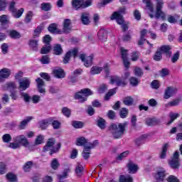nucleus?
<instances>
[{
  "label": "nucleus",
  "mask_w": 182,
  "mask_h": 182,
  "mask_svg": "<svg viewBox=\"0 0 182 182\" xmlns=\"http://www.w3.org/2000/svg\"><path fill=\"white\" fill-rule=\"evenodd\" d=\"M77 48H74L70 50H69L66 54L63 59V63H68L69 60H70V58L72 57L76 58V55H77Z\"/></svg>",
  "instance_id": "f3484780"
},
{
  "label": "nucleus",
  "mask_w": 182,
  "mask_h": 182,
  "mask_svg": "<svg viewBox=\"0 0 182 182\" xmlns=\"http://www.w3.org/2000/svg\"><path fill=\"white\" fill-rule=\"evenodd\" d=\"M166 181H168V182H180L178 178H177V177H176V176H174L173 175L169 176L166 178Z\"/></svg>",
  "instance_id": "774afa93"
},
{
  "label": "nucleus",
  "mask_w": 182,
  "mask_h": 182,
  "mask_svg": "<svg viewBox=\"0 0 182 182\" xmlns=\"http://www.w3.org/2000/svg\"><path fill=\"white\" fill-rule=\"evenodd\" d=\"M97 37L101 42H106L107 40V31L105 29H100L97 33Z\"/></svg>",
  "instance_id": "4be33fe9"
},
{
  "label": "nucleus",
  "mask_w": 182,
  "mask_h": 182,
  "mask_svg": "<svg viewBox=\"0 0 182 182\" xmlns=\"http://www.w3.org/2000/svg\"><path fill=\"white\" fill-rule=\"evenodd\" d=\"M55 143V139H49L46 145L43 147V151H50V154H53V153L59 151L60 144L58 143L56 144Z\"/></svg>",
  "instance_id": "39448f33"
},
{
  "label": "nucleus",
  "mask_w": 182,
  "mask_h": 182,
  "mask_svg": "<svg viewBox=\"0 0 182 182\" xmlns=\"http://www.w3.org/2000/svg\"><path fill=\"white\" fill-rule=\"evenodd\" d=\"M162 53H161L160 50H159V48L157 49L155 55H154V60H156V62H159V60H161V58H162Z\"/></svg>",
  "instance_id": "680f3d73"
},
{
  "label": "nucleus",
  "mask_w": 182,
  "mask_h": 182,
  "mask_svg": "<svg viewBox=\"0 0 182 182\" xmlns=\"http://www.w3.org/2000/svg\"><path fill=\"white\" fill-rule=\"evenodd\" d=\"M81 22L83 25H89L90 23V14L87 12L81 14Z\"/></svg>",
  "instance_id": "393cba45"
},
{
  "label": "nucleus",
  "mask_w": 182,
  "mask_h": 182,
  "mask_svg": "<svg viewBox=\"0 0 182 182\" xmlns=\"http://www.w3.org/2000/svg\"><path fill=\"white\" fill-rule=\"evenodd\" d=\"M32 166H33V162L30 161L26 163L23 166L24 171H29L31 168H32Z\"/></svg>",
  "instance_id": "4d7b16f0"
},
{
  "label": "nucleus",
  "mask_w": 182,
  "mask_h": 182,
  "mask_svg": "<svg viewBox=\"0 0 182 182\" xmlns=\"http://www.w3.org/2000/svg\"><path fill=\"white\" fill-rule=\"evenodd\" d=\"M51 50L52 47L50 46V44H47L41 48V53L42 55H46V53H49Z\"/></svg>",
  "instance_id": "c03bdc74"
},
{
  "label": "nucleus",
  "mask_w": 182,
  "mask_h": 182,
  "mask_svg": "<svg viewBox=\"0 0 182 182\" xmlns=\"http://www.w3.org/2000/svg\"><path fill=\"white\" fill-rule=\"evenodd\" d=\"M12 75V71L9 68H2L0 70V82H5V80L9 79Z\"/></svg>",
  "instance_id": "f8f14e48"
},
{
  "label": "nucleus",
  "mask_w": 182,
  "mask_h": 182,
  "mask_svg": "<svg viewBox=\"0 0 182 182\" xmlns=\"http://www.w3.org/2000/svg\"><path fill=\"white\" fill-rule=\"evenodd\" d=\"M48 31L53 35H63V31L60 28V26L56 23L50 24L48 26Z\"/></svg>",
  "instance_id": "4468645a"
},
{
  "label": "nucleus",
  "mask_w": 182,
  "mask_h": 182,
  "mask_svg": "<svg viewBox=\"0 0 182 182\" xmlns=\"http://www.w3.org/2000/svg\"><path fill=\"white\" fill-rule=\"evenodd\" d=\"M75 144L76 146H79L80 147L83 146L85 148L86 146H90V144H93V142H90L89 139H86L85 136H79L76 139Z\"/></svg>",
  "instance_id": "2eb2a0df"
},
{
  "label": "nucleus",
  "mask_w": 182,
  "mask_h": 182,
  "mask_svg": "<svg viewBox=\"0 0 182 182\" xmlns=\"http://www.w3.org/2000/svg\"><path fill=\"white\" fill-rule=\"evenodd\" d=\"M72 6L75 11L83 8V0H72Z\"/></svg>",
  "instance_id": "bb28decb"
},
{
  "label": "nucleus",
  "mask_w": 182,
  "mask_h": 182,
  "mask_svg": "<svg viewBox=\"0 0 182 182\" xmlns=\"http://www.w3.org/2000/svg\"><path fill=\"white\" fill-rule=\"evenodd\" d=\"M134 74L136 77H141L143 76V70L139 67H135L134 69Z\"/></svg>",
  "instance_id": "8fccbe9b"
},
{
  "label": "nucleus",
  "mask_w": 182,
  "mask_h": 182,
  "mask_svg": "<svg viewBox=\"0 0 182 182\" xmlns=\"http://www.w3.org/2000/svg\"><path fill=\"white\" fill-rule=\"evenodd\" d=\"M9 35L12 39H19L21 38V34L15 30L9 31Z\"/></svg>",
  "instance_id": "79ce46f5"
},
{
  "label": "nucleus",
  "mask_w": 182,
  "mask_h": 182,
  "mask_svg": "<svg viewBox=\"0 0 182 182\" xmlns=\"http://www.w3.org/2000/svg\"><path fill=\"white\" fill-rule=\"evenodd\" d=\"M52 122H53V118L50 117L46 119H43L40 122V127L43 129L45 130V129L48 128L49 124H52Z\"/></svg>",
  "instance_id": "5701e85b"
},
{
  "label": "nucleus",
  "mask_w": 182,
  "mask_h": 182,
  "mask_svg": "<svg viewBox=\"0 0 182 182\" xmlns=\"http://www.w3.org/2000/svg\"><path fill=\"white\" fill-rule=\"evenodd\" d=\"M111 19L113 21L114 19H116L117 23L118 25H121L123 31H127L128 27L127 25L128 23L124 21V18H123V16L120 15L117 12H114L113 14L111 16Z\"/></svg>",
  "instance_id": "6e6552de"
},
{
  "label": "nucleus",
  "mask_w": 182,
  "mask_h": 182,
  "mask_svg": "<svg viewBox=\"0 0 182 182\" xmlns=\"http://www.w3.org/2000/svg\"><path fill=\"white\" fill-rule=\"evenodd\" d=\"M179 156L180 154H178V151H176L173 154L172 160L169 161V164L172 168H178V167H180V159H178Z\"/></svg>",
  "instance_id": "ddd939ff"
},
{
  "label": "nucleus",
  "mask_w": 182,
  "mask_h": 182,
  "mask_svg": "<svg viewBox=\"0 0 182 182\" xmlns=\"http://www.w3.org/2000/svg\"><path fill=\"white\" fill-rule=\"evenodd\" d=\"M146 124L148 126H156V124H159V119L156 118H148L146 119Z\"/></svg>",
  "instance_id": "ea45409f"
},
{
  "label": "nucleus",
  "mask_w": 182,
  "mask_h": 182,
  "mask_svg": "<svg viewBox=\"0 0 182 182\" xmlns=\"http://www.w3.org/2000/svg\"><path fill=\"white\" fill-rule=\"evenodd\" d=\"M127 114H129V110L126 108H122L120 111V117L125 119V117H127Z\"/></svg>",
  "instance_id": "69168bd1"
},
{
  "label": "nucleus",
  "mask_w": 182,
  "mask_h": 182,
  "mask_svg": "<svg viewBox=\"0 0 182 182\" xmlns=\"http://www.w3.org/2000/svg\"><path fill=\"white\" fill-rule=\"evenodd\" d=\"M51 124L53 129H55V130L60 129V126H61L60 122L58 120H54L53 118V122H51Z\"/></svg>",
  "instance_id": "052dcab7"
},
{
  "label": "nucleus",
  "mask_w": 182,
  "mask_h": 182,
  "mask_svg": "<svg viewBox=\"0 0 182 182\" xmlns=\"http://www.w3.org/2000/svg\"><path fill=\"white\" fill-rule=\"evenodd\" d=\"M3 90H14V89H16V84L14 82H10L6 83L2 87Z\"/></svg>",
  "instance_id": "c756f323"
},
{
  "label": "nucleus",
  "mask_w": 182,
  "mask_h": 182,
  "mask_svg": "<svg viewBox=\"0 0 182 182\" xmlns=\"http://www.w3.org/2000/svg\"><path fill=\"white\" fill-rule=\"evenodd\" d=\"M166 176H167V173H166V169H164V168H158L156 173H154V180H156V181L163 182L166 178Z\"/></svg>",
  "instance_id": "1a4fd4ad"
},
{
  "label": "nucleus",
  "mask_w": 182,
  "mask_h": 182,
  "mask_svg": "<svg viewBox=\"0 0 182 182\" xmlns=\"http://www.w3.org/2000/svg\"><path fill=\"white\" fill-rule=\"evenodd\" d=\"M93 92L89 88H85L77 92L75 95V99L78 100L80 103H83L87 100V96H92Z\"/></svg>",
  "instance_id": "0eeeda50"
},
{
  "label": "nucleus",
  "mask_w": 182,
  "mask_h": 182,
  "mask_svg": "<svg viewBox=\"0 0 182 182\" xmlns=\"http://www.w3.org/2000/svg\"><path fill=\"white\" fill-rule=\"evenodd\" d=\"M97 141H94L93 144H90V146H85V147L83 149V151L82 153V157L85 159L87 160L89 157H90V154L92 153V149H95L96 146H97Z\"/></svg>",
  "instance_id": "9d476101"
},
{
  "label": "nucleus",
  "mask_w": 182,
  "mask_h": 182,
  "mask_svg": "<svg viewBox=\"0 0 182 182\" xmlns=\"http://www.w3.org/2000/svg\"><path fill=\"white\" fill-rule=\"evenodd\" d=\"M120 52L122 55V62L124 63V68L129 69L130 67V62H129V58H127V50L123 48L122 47L120 48Z\"/></svg>",
  "instance_id": "dca6fc26"
},
{
  "label": "nucleus",
  "mask_w": 182,
  "mask_h": 182,
  "mask_svg": "<svg viewBox=\"0 0 182 182\" xmlns=\"http://www.w3.org/2000/svg\"><path fill=\"white\" fill-rule=\"evenodd\" d=\"M43 140H45V136H43V135H38L34 141L35 146H39V144H42V143H43Z\"/></svg>",
  "instance_id": "37998d69"
},
{
  "label": "nucleus",
  "mask_w": 182,
  "mask_h": 182,
  "mask_svg": "<svg viewBox=\"0 0 182 182\" xmlns=\"http://www.w3.org/2000/svg\"><path fill=\"white\" fill-rule=\"evenodd\" d=\"M32 18H33V12L31 11H28L24 18L25 23H31L32 21Z\"/></svg>",
  "instance_id": "4c0bfd02"
},
{
  "label": "nucleus",
  "mask_w": 182,
  "mask_h": 182,
  "mask_svg": "<svg viewBox=\"0 0 182 182\" xmlns=\"http://www.w3.org/2000/svg\"><path fill=\"white\" fill-rule=\"evenodd\" d=\"M62 113L64 114V116H65V117H70V114L72 112L70 111V109L68 107H63L62 109Z\"/></svg>",
  "instance_id": "e2e57ef3"
},
{
  "label": "nucleus",
  "mask_w": 182,
  "mask_h": 182,
  "mask_svg": "<svg viewBox=\"0 0 182 182\" xmlns=\"http://www.w3.org/2000/svg\"><path fill=\"white\" fill-rule=\"evenodd\" d=\"M75 173L78 176H82L83 173V166L80 164H78L75 168Z\"/></svg>",
  "instance_id": "bf43d9fd"
},
{
  "label": "nucleus",
  "mask_w": 182,
  "mask_h": 182,
  "mask_svg": "<svg viewBox=\"0 0 182 182\" xmlns=\"http://www.w3.org/2000/svg\"><path fill=\"white\" fill-rule=\"evenodd\" d=\"M119 182H133V177L130 175H120Z\"/></svg>",
  "instance_id": "f704fd0d"
},
{
  "label": "nucleus",
  "mask_w": 182,
  "mask_h": 182,
  "mask_svg": "<svg viewBox=\"0 0 182 182\" xmlns=\"http://www.w3.org/2000/svg\"><path fill=\"white\" fill-rule=\"evenodd\" d=\"M21 96L22 97H23L24 102H26L27 103H28V102H31V100H32V97H30L29 94L26 92H22Z\"/></svg>",
  "instance_id": "0e129e2a"
},
{
  "label": "nucleus",
  "mask_w": 182,
  "mask_h": 182,
  "mask_svg": "<svg viewBox=\"0 0 182 182\" xmlns=\"http://www.w3.org/2000/svg\"><path fill=\"white\" fill-rule=\"evenodd\" d=\"M143 4H145V11L148 15L151 14V11H153V3H151V0H142Z\"/></svg>",
  "instance_id": "b1692460"
},
{
  "label": "nucleus",
  "mask_w": 182,
  "mask_h": 182,
  "mask_svg": "<svg viewBox=\"0 0 182 182\" xmlns=\"http://www.w3.org/2000/svg\"><path fill=\"white\" fill-rule=\"evenodd\" d=\"M117 90V88H113L110 90L107 95H105V100H109L113 95H116V91Z\"/></svg>",
  "instance_id": "3c124183"
},
{
  "label": "nucleus",
  "mask_w": 182,
  "mask_h": 182,
  "mask_svg": "<svg viewBox=\"0 0 182 182\" xmlns=\"http://www.w3.org/2000/svg\"><path fill=\"white\" fill-rule=\"evenodd\" d=\"M170 149V144L166 143L164 144L162 146V151L159 155L160 159H164L167 155V150Z\"/></svg>",
  "instance_id": "c85d7f7f"
},
{
  "label": "nucleus",
  "mask_w": 182,
  "mask_h": 182,
  "mask_svg": "<svg viewBox=\"0 0 182 182\" xmlns=\"http://www.w3.org/2000/svg\"><path fill=\"white\" fill-rule=\"evenodd\" d=\"M31 86V80L23 77L19 81L20 90H26Z\"/></svg>",
  "instance_id": "a211bd4d"
},
{
  "label": "nucleus",
  "mask_w": 182,
  "mask_h": 182,
  "mask_svg": "<svg viewBox=\"0 0 182 182\" xmlns=\"http://www.w3.org/2000/svg\"><path fill=\"white\" fill-rule=\"evenodd\" d=\"M156 1V9L152 4V11L149 13V18H156V19H162V21H166V13L163 11V6L164 2L163 0H155Z\"/></svg>",
  "instance_id": "f257e3e1"
},
{
  "label": "nucleus",
  "mask_w": 182,
  "mask_h": 182,
  "mask_svg": "<svg viewBox=\"0 0 182 182\" xmlns=\"http://www.w3.org/2000/svg\"><path fill=\"white\" fill-rule=\"evenodd\" d=\"M9 19H10V17L9 15L4 14L0 16L1 26H4L5 25H8V23H9Z\"/></svg>",
  "instance_id": "72a5a7b5"
},
{
  "label": "nucleus",
  "mask_w": 182,
  "mask_h": 182,
  "mask_svg": "<svg viewBox=\"0 0 182 182\" xmlns=\"http://www.w3.org/2000/svg\"><path fill=\"white\" fill-rule=\"evenodd\" d=\"M178 90L174 87H168L165 90L164 99H170L172 96H174L177 93Z\"/></svg>",
  "instance_id": "6ab92c4d"
},
{
  "label": "nucleus",
  "mask_w": 182,
  "mask_h": 182,
  "mask_svg": "<svg viewBox=\"0 0 182 182\" xmlns=\"http://www.w3.org/2000/svg\"><path fill=\"white\" fill-rule=\"evenodd\" d=\"M32 119H33V117H27L26 119H24L23 121L21 122L19 127L21 129H25V127H26V124H28V123H29V122H31V120H32Z\"/></svg>",
  "instance_id": "e433bc0d"
},
{
  "label": "nucleus",
  "mask_w": 182,
  "mask_h": 182,
  "mask_svg": "<svg viewBox=\"0 0 182 182\" xmlns=\"http://www.w3.org/2000/svg\"><path fill=\"white\" fill-rule=\"evenodd\" d=\"M13 140L14 142L10 143L8 147L13 149L14 150L21 149V146H23V147L29 146V141L28 140V138H26V136H25L23 134L14 137Z\"/></svg>",
  "instance_id": "f03ea898"
},
{
  "label": "nucleus",
  "mask_w": 182,
  "mask_h": 182,
  "mask_svg": "<svg viewBox=\"0 0 182 182\" xmlns=\"http://www.w3.org/2000/svg\"><path fill=\"white\" fill-rule=\"evenodd\" d=\"M127 123H119V124H112L109 129L111 133H112V136L114 139H120L122 136L124 134V129Z\"/></svg>",
  "instance_id": "20e7f679"
},
{
  "label": "nucleus",
  "mask_w": 182,
  "mask_h": 182,
  "mask_svg": "<svg viewBox=\"0 0 182 182\" xmlns=\"http://www.w3.org/2000/svg\"><path fill=\"white\" fill-rule=\"evenodd\" d=\"M6 180L10 182H16L18 181V178L16 177V175L13 173H8L6 175Z\"/></svg>",
  "instance_id": "c9c22d12"
},
{
  "label": "nucleus",
  "mask_w": 182,
  "mask_h": 182,
  "mask_svg": "<svg viewBox=\"0 0 182 182\" xmlns=\"http://www.w3.org/2000/svg\"><path fill=\"white\" fill-rule=\"evenodd\" d=\"M133 98L131 97H127L124 99V103L126 105V106H132L133 105Z\"/></svg>",
  "instance_id": "338daca9"
},
{
  "label": "nucleus",
  "mask_w": 182,
  "mask_h": 182,
  "mask_svg": "<svg viewBox=\"0 0 182 182\" xmlns=\"http://www.w3.org/2000/svg\"><path fill=\"white\" fill-rule=\"evenodd\" d=\"M8 170L6 163L0 162V175H4Z\"/></svg>",
  "instance_id": "49530a36"
},
{
  "label": "nucleus",
  "mask_w": 182,
  "mask_h": 182,
  "mask_svg": "<svg viewBox=\"0 0 182 182\" xmlns=\"http://www.w3.org/2000/svg\"><path fill=\"white\" fill-rule=\"evenodd\" d=\"M97 123L100 129H103L106 128V121L103 118L98 119Z\"/></svg>",
  "instance_id": "de8ad7c7"
},
{
  "label": "nucleus",
  "mask_w": 182,
  "mask_h": 182,
  "mask_svg": "<svg viewBox=\"0 0 182 182\" xmlns=\"http://www.w3.org/2000/svg\"><path fill=\"white\" fill-rule=\"evenodd\" d=\"M1 52L3 55H6L8 53V50L9 49V45L6 43H4L1 46Z\"/></svg>",
  "instance_id": "864d4df0"
},
{
  "label": "nucleus",
  "mask_w": 182,
  "mask_h": 182,
  "mask_svg": "<svg viewBox=\"0 0 182 182\" xmlns=\"http://www.w3.org/2000/svg\"><path fill=\"white\" fill-rule=\"evenodd\" d=\"M53 52L54 55H62V53H63L62 46L60 44H54L53 47Z\"/></svg>",
  "instance_id": "cd10ccee"
},
{
  "label": "nucleus",
  "mask_w": 182,
  "mask_h": 182,
  "mask_svg": "<svg viewBox=\"0 0 182 182\" xmlns=\"http://www.w3.org/2000/svg\"><path fill=\"white\" fill-rule=\"evenodd\" d=\"M36 82L37 83V87L38 89V92L40 93H45L46 90L45 88L43 87L45 86V82H43V79L38 78L36 80Z\"/></svg>",
  "instance_id": "a878e982"
},
{
  "label": "nucleus",
  "mask_w": 182,
  "mask_h": 182,
  "mask_svg": "<svg viewBox=\"0 0 182 182\" xmlns=\"http://www.w3.org/2000/svg\"><path fill=\"white\" fill-rule=\"evenodd\" d=\"M102 70H103V68L95 65L91 68L90 73V75H99L102 73Z\"/></svg>",
  "instance_id": "473e14b6"
},
{
  "label": "nucleus",
  "mask_w": 182,
  "mask_h": 182,
  "mask_svg": "<svg viewBox=\"0 0 182 182\" xmlns=\"http://www.w3.org/2000/svg\"><path fill=\"white\" fill-rule=\"evenodd\" d=\"M38 42H39V41L35 39H31L29 41L28 45L33 50H36L38 49Z\"/></svg>",
  "instance_id": "58836bf2"
},
{
  "label": "nucleus",
  "mask_w": 182,
  "mask_h": 182,
  "mask_svg": "<svg viewBox=\"0 0 182 182\" xmlns=\"http://www.w3.org/2000/svg\"><path fill=\"white\" fill-rule=\"evenodd\" d=\"M53 73L55 77H58V79H63V77H65V72L60 68L55 69L53 71Z\"/></svg>",
  "instance_id": "7c9ffc66"
},
{
  "label": "nucleus",
  "mask_w": 182,
  "mask_h": 182,
  "mask_svg": "<svg viewBox=\"0 0 182 182\" xmlns=\"http://www.w3.org/2000/svg\"><path fill=\"white\" fill-rule=\"evenodd\" d=\"M129 83L132 86H137L140 83V80L135 77H131L129 79Z\"/></svg>",
  "instance_id": "603ef678"
},
{
  "label": "nucleus",
  "mask_w": 182,
  "mask_h": 182,
  "mask_svg": "<svg viewBox=\"0 0 182 182\" xmlns=\"http://www.w3.org/2000/svg\"><path fill=\"white\" fill-rule=\"evenodd\" d=\"M146 35H147V30L144 29L141 31V38L138 41L139 46H143L144 42H146Z\"/></svg>",
  "instance_id": "2f4dec72"
},
{
  "label": "nucleus",
  "mask_w": 182,
  "mask_h": 182,
  "mask_svg": "<svg viewBox=\"0 0 182 182\" xmlns=\"http://www.w3.org/2000/svg\"><path fill=\"white\" fill-rule=\"evenodd\" d=\"M127 168H128L129 173H130L131 174H136V173H137L139 170V166H137V164L131 161L128 163Z\"/></svg>",
  "instance_id": "412c9836"
},
{
  "label": "nucleus",
  "mask_w": 182,
  "mask_h": 182,
  "mask_svg": "<svg viewBox=\"0 0 182 182\" xmlns=\"http://www.w3.org/2000/svg\"><path fill=\"white\" fill-rule=\"evenodd\" d=\"M158 50H160L161 53H168V52L171 50V47L170 46H162L159 48Z\"/></svg>",
  "instance_id": "a18cd8bd"
},
{
  "label": "nucleus",
  "mask_w": 182,
  "mask_h": 182,
  "mask_svg": "<svg viewBox=\"0 0 182 182\" xmlns=\"http://www.w3.org/2000/svg\"><path fill=\"white\" fill-rule=\"evenodd\" d=\"M15 5H16V2H15V1H11L9 4V11L11 13L14 18H16V19H19V18L23 15L25 9L21 8L18 9L15 8Z\"/></svg>",
  "instance_id": "423d86ee"
},
{
  "label": "nucleus",
  "mask_w": 182,
  "mask_h": 182,
  "mask_svg": "<svg viewBox=\"0 0 182 182\" xmlns=\"http://www.w3.org/2000/svg\"><path fill=\"white\" fill-rule=\"evenodd\" d=\"M130 77V72L125 71L122 77H119L118 75H112L110 78V83L112 85H116L117 86H121L122 87H124L126 85H127V79Z\"/></svg>",
  "instance_id": "7ed1b4c3"
},
{
  "label": "nucleus",
  "mask_w": 182,
  "mask_h": 182,
  "mask_svg": "<svg viewBox=\"0 0 182 182\" xmlns=\"http://www.w3.org/2000/svg\"><path fill=\"white\" fill-rule=\"evenodd\" d=\"M94 58L95 56L93 55V54H91L90 56H86V55L85 54H80L79 55V58L80 59V60H82V62H83L85 68H90V66L93 65Z\"/></svg>",
  "instance_id": "9b49d317"
},
{
  "label": "nucleus",
  "mask_w": 182,
  "mask_h": 182,
  "mask_svg": "<svg viewBox=\"0 0 182 182\" xmlns=\"http://www.w3.org/2000/svg\"><path fill=\"white\" fill-rule=\"evenodd\" d=\"M73 126L75 127V129H82V127L85 126V124L82 122L74 121L73 122Z\"/></svg>",
  "instance_id": "13d9d810"
},
{
  "label": "nucleus",
  "mask_w": 182,
  "mask_h": 182,
  "mask_svg": "<svg viewBox=\"0 0 182 182\" xmlns=\"http://www.w3.org/2000/svg\"><path fill=\"white\" fill-rule=\"evenodd\" d=\"M181 102V98H177L168 103V106L174 107L178 106L179 103Z\"/></svg>",
  "instance_id": "6e6d98bb"
},
{
  "label": "nucleus",
  "mask_w": 182,
  "mask_h": 182,
  "mask_svg": "<svg viewBox=\"0 0 182 182\" xmlns=\"http://www.w3.org/2000/svg\"><path fill=\"white\" fill-rule=\"evenodd\" d=\"M9 2L8 0H0V11H5Z\"/></svg>",
  "instance_id": "5fc2aeb1"
},
{
  "label": "nucleus",
  "mask_w": 182,
  "mask_h": 182,
  "mask_svg": "<svg viewBox=\"0 0 182 182\" xmlns=\"http://www.w3.org/2000/svg\"><path fill=\"white\" fill-rule=\"evenodd\" d=\"M50 166L53 170H58L60 164H59V161H58V159H54L51 161Z\"/></svg>",
  "instance_id": "09e8293b"
},
{
  "label": "nucleus",
  "mask_w": 182,
  "mask_h": 182,
  "mask_svg": "<svg viewBox=\"0 0 182 182\" xmlns=\"http://www.w3.org/2000/svg\"><path fill=\"white\" fill-rule=\"evenodd\" d=\"M70 19H65L63 22V33H69L70 31H72V26H70Z\"/></svg>",
  "instance_id": "aec40b11"
},
{
  "label": "nucleus",
  "mask_w": 182,
  "mask_h": 182,
  "mask_svg": "<svg viewBox=\"0 0 182 182\" xmlns=\"http://www.w3.org/2000/svg\"><path fill=\"white\" fill-rule=\"evenodd\" d=\"M169 117L171 119L169 122H168V123H167L168 125L171 124L174 122V120H176V119H177L178 117H180V114L171 112L169 114Z\"/></svg>",
  "instance_id": "a19ab883"
}]
</instances>
